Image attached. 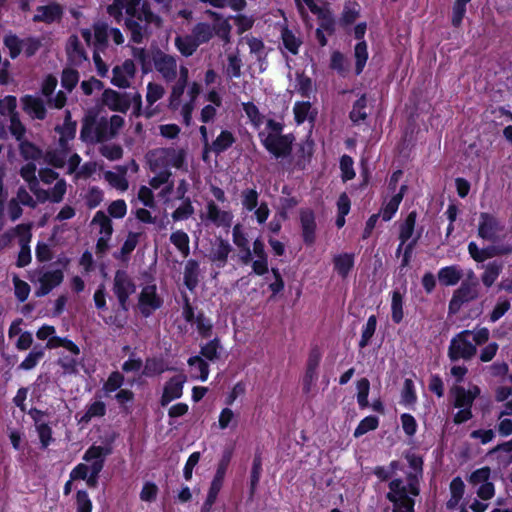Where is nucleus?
Segmentation results:
<instances>
[{"label": "nucleus", "instance_id": "f257e3e1", "mask_svg": "<svg viewBox=\"0 0 512 512\" xmlns=\"http://www.w3.org/2000/svg\"><path fill=\"white\" fill-rule=\"evenodd\" d=\"M186 156V150L180 147L156 148L146 155L149 168L155 173V176L150 179L149 185L154 190H159L158 197L165 205H169L172 200L173 182L169 169L187 170Z\"/></svg>", "mask_w": 512, "mask_h": 512}, {"label": "nucleus", "instance_id": "f03ea898", "mask_svg": "<svg viewBox=\"0 0 512 512\" xmlns=\"http://www.w3.org/2000/svg\"><path fill=\"white\" fill-rule=\"evenodd\" d=\"M405 458L409 465L406 480L392 479L386 495L392 503V512H414L415 497L420 492L419 480L423 473V460L415 453H407Z\"/></svg>", "mask_w": 512, "mask_h": 512}, {"label": "nucleus", "instance_id": "7ed1b4c3", "mask_svg": "<svg viewBox=\"0 0 512 512\" xmlns=\"http://www.w3.org/2000/svg\"><path fill=\"white\" fill-rule=\"evenodd\" d=\"M142 0H114L113 4L108 6L109 15L118 19L125 9L128 18L125 21L126 27L134 43H141L150 33L151 27H160L161 18L154 14L148 5L142 4Z\"/></svg>", "mask_w": 512, "mask_h": 512}, {"label": "nucleus", "instance_id": "20e7f679", "mask_svg": "<svg viewBox=\"0 0 512 512\" xmlns=\"http://www.w3.org/2000/svg\"><path fill=\"white\" fill-rule=\"evenodd\" d=\"M124 118L113 115L110 118L88 116L81 128V139L85 142H102L114 138L124 126Z\"/></svg>", "mask_w": 512, "mask_h": 512}, {"label": "nucleus", "instance_id": "39448f33", "mask_svg": "<svg viewBox=\"0 0 512 512\" xmlns=\"http://www.w3.org/2000/svg\"><path fill=\"white\" fill-rule=\"evenodd\" d=\"M489 335L490 332L486 327L461 331L450 341L448 348L449 359L451 361L471 359L477 352L476 346L487 342Z\"/></svg>", "mask_w": 512, "mask_h": 512}, {"label": "nucleus", "instance_id": "423d86ee", "mask_svg": "<svg viewBox=\"0 0 512 512\" xmlns=\"http://www.w3.org/2000/svg\"><path fill=\"white\" fill-rule=\"evenodd\" d=\"M283 124L269 119L263 130L259 131L262 145L276 158L287 157L292 149L294 137L290 134L283 135Z\"/></svg>", "mask_w": 512, "mask_h": 512}, {"label": "nucleus", "instance_id": "0eeeda50", "mask_svg": "<svg viewBox=\"0 0 512 512\" xmlns=\"http://www.w3.org/2000/svg\"><path fill=\"white\" fill-rule=\"evenodd\" d=\"M206 14L214 18V23L199 22L192 28L191 33L199 45L209 42L214 35L218 36L225 43L230 41L231 26L228 20L214 11L207 10Z\"/></svg>", "mask_w": 512, "mask_h": 512}, {"label": "nucleus", "instance_id": "6e6552de", "mask_svg": "<svg viewBox=\"0 0 512 512\" xmlns=\"http://www.w3.org/2000/svg\"><path fill=\"white\" fill-rule=\"evenodd\" d=\"M80 35L88 46L97 47V49H106L110 37L117 45L124 43V36L121 31L117 28H110L104 23L95 24L93 32L87 28L81 29Z\"/></svg>", "mask_w": 512, "mask_h": 512}, {"label": "nucleus", "instance_id": "1a4fd4ad", "mask_svg": "<svg viewBox=\"0 0 512 512\" xmlns=\"http://www.w3.org/2000/svg\"><path fill=\"white\" fill-rule=\"evenodd\" d=\"M163 305V298L158 293V288L154 280L141 285L138 295L137 307L144 317H149Z\"/></svg>", "mask_w": 512, "mask_h": 512}, {"label": "nucleus", "instance_id": "9d476101", "mask_svg": "<svg viewBox=\"0 0 512 512\" xmlns=\"http://www.w3.org/2000/svg\"><path fill=\"white\" fill-rule=\"evenodd\" d=\"M63 272L60 269L41 267L33 272L31 281L37 285L36 295L45 296L63 281Z\"/></svg>", "mask_w": 512, "mask_h": 512}, {"label": "nucleus", "instance_id": "9b49d317", "mask_svg": "<svg viewBox=\"0 0 512 512\" xmlns=\"http://www.w3.org/2000/svg\"><path fill=\"white\" fill-rule=\"evenodd\" d=\"M112 290L120 308L127 312L129 309V297L136 291V284L132 277L124 270L116 271Z\"/></svg>", "mask_w": 512, "mask_h": 512}, {"label": "nucleus", "instance_id": "f8f14e48", "mask_svg": "<svg viewBox=\"0 0 512 512\" xmlns=\"http://www.w3.org/2000/svg\"><path fill=\"white\" fill-rule=\"evenodd\" d=\"M91 225L99 235L96 248L99 253H104L109 247V241L113 233L110 217L103 211H97L91 221Z\"/></svg>", "mask_w": 512, "mask_h": 512}, {"label": "nucleus", "instance_id": "ddd939ff", "mask_svg": "<svg viewBox=\"0 0 512 512\" xmlns=\"http://www.w3.org/2000/svg\"><path fill=\"white\" fill-rule=\"evenodd\" d=\"M478 296L479 288L477 281H463L460 287L453 293L449 302V312L457 313L463 304L477 299Z\"/></svg>", "mask_w": 512, "mask_h": 512}, {"label": "nucleus", "instance_id": "4468645a", "mask_svg": "<svg viewBox=\"0 0 512 512\" xmlns=\"http://www.w3.org/2000/svg\"><path fill=\"white\" fill-rule=\"evenodd\" d=\"M36 336L40 340H47L46 347L48 349L62 347L67 352H71L74 355L79 354V347L70 339L57 336L56 330L53 326L43 325L36 332Z\"/></svg>", "mask_w": 512, "mask_h": 512}, {"label": "nucleus", "instance_id": "2eb2a0df", "mask_svg": "<svg viewBox=\"0 0 512 512\" xmlns=\"http://www.w3.org/2000/svg\"><path fill=\"white\" fill-rule=\"evenodd\" d=\"M201 218L216 227L229 228L233 223L234 215L230 210L221 209L214 201L210 200L207 201Z\"/></svg>", "mask_w": 512, "mask_h": 512}, {"label": "nucleus", "instance_id": "dca6fc26", "mask_svg": "<svg viewBox=\"0 0 512 512\" xmlns=\"http://www.w3.org/2000/svg\"><path fill=\"white\" fill-rule=\"evenodd\" d=\"M504 230V225L497 217L492 214L483 212L479 216L478 236L484 240L496 241Z\"/></svg>", "mask_w": 512, "mask_h": 512}, {"label": "nucleus", "instance_id": "f3484780", "mask_svg": "<svg viewBox=\"0 0 512 512\" xmlns=\"http://www.w3.org/2000/svg\"><path fill=\"white\" fill-rule=\"evenodd\" d=\"M491 470L488 467H482L474 471L469 477V483L476 489L477 495L488 500L494 496V485L490 481Z\"/></svg>", "mask_w": 512, "mask_h": 512}, {"label": "nucleus", "instance_id": "a211bd4d", "mask_svg": "<svg viewBox=\"0 0 512 512\" xmlns=\"http://www.w3.org/2000/svg\"><path fill=\"white\" fill-rule=\"evenodd\" d=\"M105 449L102 446H91L83 455V460L91 462V472L88 478L84 479L89 487H95L99 473L104 465Z\"/></svg>", "mask_w": 512, "mask_h": 512}, {"label": "nucleus", "instance_id": "6ab92c4d", "mask_svg": "<svg viewBox=\"0 0 512 512\" xmlns=\"http://www.w3.org/2000/svg\"><path fill=\"white\" fill-rule=\"evenodd\" d=\"M153 63L155 70L165 81L171 82L176 79L178 64L174 56L160 52L153 57Z\"/></svg>", "mask_w": 512, "mask_h": 512}, {"label": "nucleus", "instance_id": "aec40b11", "mask_svg": "<svg viewBox=\"0 0 512 512\" xmlns=\"http://www.w3.org/2000/svg\"><path fill=\"white\" fill-rule=\"evenodd\" d=\"M136 66L132 60H125L121 65H116L112 70L111 83L119 88L130 87L135 76Z\"/></svg>", "mask_w": 512, "mask_h": 512}, {"label": "nucleus", "instance_id": "412c9836", "mask_svg": "<svg viewBox=\"0 0 512 512\" xmlns=\"http://www.w3.org/2000/svg\"><path fill=\"white\" fill-rule=\"evenodd\" d=\"M185 382L186 376L183 374H178L167 381L161 396V405L166 406L173 400L179 399L183 394Z\"/></svg>", "mask_w": 512, "mask_h": 512}, {"label": "nucleus", "instance_id": "4be33fe9", "mask_svg": "<svg viewBox=\"0 0 512 512\" xmlns=\"http://www.w3.org/2000/svg\"><path fill=\"white\" fill-rule=\"evenodd\" d=\"M57 83L58 81L56 77L48 75L42 82L41 91L42 94L47 98L48 104L51 107L60 109L65 105L67 98L66 94L62 91H59L55 96H52Z\"/></svg>", "mask_w": 512, "mask_h": 512}, {"label": "nucleus", "instance_id": "5701e85b", "mask_svg": "<svg viewBox=\"0 0 512 512\" xmlns=\"http://www.w3.org/2000/svg\"><path fill=\"white\" fill-rule=\"evenodd\" d=\"M303 2L313 14L317 15L319 20V27L317 29H322V31L332 34L335 30V20L329 8L318 6L314 0H303Z\"/></svg>", "mask_w": 512, "mask_h": 512}, {"label": "nucleus", "instance_id": "b1692460", "mask_svg": "<svg viewBox=\"0 0 512 512\" xmlns=\"http://www.w3.org/2000/svg\"><path fill=\"white\" fill-rule=\"evenodd\" d=\"M102 102L112 111L126 113L131 105L126 94H121L112 89H106L102 95Z\"/></svg>", "mask_w": 512, "mask_h": 512}, {"label": "nucleus", "instance_id": "393cba45", "mask_svg": "<svg viewBox=\"0 0 512 512\" xmlns=\"http://www.w3.org/2000/svg\"><path fill=\"white\" fill-rule=\"evenodd\" d=\"M231 250L232 247L228 241L221 238L216 239L209 251V260L217 267L222 268L226 265Z\"/></svg>", "mask_w": 512, "mask_h": 512}, {"label": "nucleus", "instance_id": "a878e982", "mask_svg": "<svg viewBox=\"0 0 512 512\" xmlns=\"http://www.w3.org/2000/svg\"><path fill=\"white\" fill-rule=\"evenodd\" d=\"M79 356L80 353L78 355H74L71 352H68V354L62 353L58 358V365L63 369V372L68 375L78 374L79 367H81L86 374H90L92 370L82 363Z\"/></svg>", "mask_w": 512, "mask_h": 512}, {"label": "nucleus", "instance_id": "bb28decb", "mask_svg": "<svg viewBox=\"0 0 512 512\" xmlns=\"http://www.w3.org/2000/svg\"><path fill=\"white\" fill-rule=\"evenodd\" d=\"M201 92V86L197 82L187 83V100L184 101L182 107V118L186 125H190L192 113L196 106V100Z\"/></svg>", "mask_w": 512, "mask_h": 512}, {"label": "nucleus", "instance_id": "cd10ccee", "mask_svg": "<svg viewBox=\"0 0 512 512\" xmlns=\"http://www.w3.org/2000/svg\"><path fill=\"white\" fill-rule=\"evenodd\" d=\"M25 112L32 118L43 120L46 116V109L43 101L36 96L26 95L22 98Z\"/></svg>", "mask_w": 512, "mask_h": 512}, {"label": "nucleus", "instance_id": "c85d7f7f", "mask_svg": "<svg viewBox=\"0 0 512 512\" xmlns=\"http://www.w3.org/2000/svg\"><path fill=\"white\" fill-rule=\"evenodd\" d=\"M127 168L123 166L117 167L116 171H106L103 176L109 185L120 192H125L128 187V180L126 178Z\"/></svg>", "mask_w": 512, "mask_h": 512}, {"label": "nucleus", "instance_id": "c756f323", "mask_svg": "<svg viewBox=\"0 0 512 512\" xmlns=\"http://www.w3.org/2000/svg\"><path fill=\"white\" fill-rule=\"evenodd\" d=\"M66 51L74 64H81L87 60V55L78 35H71L67 41Z\"/></svg>", "mask_w": 512, "mask_h": 512}, {"label": "nucleus", "instance_id": "7c9ffc66", "mask_svg": "<svg viewBox=\"0 0 512 512\" xmlns=\"http://www.w3.org/2000/svg\"><path fill=\"white\" fill-rule=\"evenodd\" d=\"M480 394L477 386H470L467 390L464 388L455 389V406L457 408L471 409L473 401Z\"/></svg>", "mask_w": 512, "mask_h": 512}, {"label": "nucleus", "instance_id": "2f4dec72", "mask_svg": "<svg viewBox=\"0 0 512 512\" xmlns=\"http://www.w3.org/2000/svg\"><path fill=\"white\" fill-rule=\"evenodd\" d=\"M61 14L62 10L58 4H48L37 8L33 20L35 22L52 23L59 19Z\"/></svg>", "mask_w": 512, "mask_h": 512}, {"label": "nucleus", "instance_id": "473e14b6", "mask_svg": "<svg viewBox=\"0 0 512 512\" xmlns=\"http://www.w3.org/2000/svg\"><path fill=\"white\" fill-rule=\"evenodd\" d=\"M42 413L40 411H36V415L33 416L35 421V429L37 431L41 448L46 449L53 441L52 437V429L41 419Z\"/></svg>", "mask_w": 512, "mask_h": 512}, {"label": "nucleus", "instance_id": "72a5a7b5", "mask_svg": "<svg viewBox=\"0 0 512 512\" xmlns=\"http://www.w3.org/2000/svg\"><path fill=\"white\" fill-rule=\"evenodd\" d=\"M69 145H60L54 149H50L45 154V161L54 167L62 168L66 165V160L69 154Z\"/></svg>", "mask_w": 512, "mask_h": 512}, {"label": "nucleus", "instance_id": "f704fd0d", "mask_svg": "<svg viewBox=\"0 0 512 512\" xmlns=\"http://www.w3.org/2000/svg\"><path fill=\"white\" fill-rule=\"evenodd\" d=\"M462 276V269L457 265L446 266L438 271V280L444 286L456 285Z\"/></svg>", "mask_w": 512, "mask_h": 512}, {"label": "nucleus", "instance_id": "c9c22d12", "mask_svg": "<svg viewBox=\"0 0 512 512\" xmlns=\"http://www.w3.org/2000/svg\"><path fill=\"white\" fill-rule=\"evenodd\" d=\"M334 270L342 277L346 278L354 266V255L351 253H341L333 258Z\"/></svg>", "mask_w": 512, "mask_h": 512}, {"label": "nucleus", "instance_id": "e433bc0d", "mask_svg": "<svg viewBox=\"0 0 512 512\" xmlns=\"http://www.w3.org/2000/svg\"><path fill=\"white\" fill-rule=\"evenodd\" d=\"M188 365L190 367V373L192 378L199 379L203 382L208 379L209 367L207 362L202 357H190L188 360Z\"/></svg>", "mask_w": 512, "mask_h": 512}, {"label": "nucleus", "instance_id": "4c0bfd02", "mask_svg": "<svg viewBox=\"0 0 512 512\" xmlns=\"http://www.w3.org/2000/svg\"><path fill=\"white\" fill-rule=\"evenodd\" d=\"M301 219V225H302V231H303V238L306 243H313L315 238V218L314 214L310 210H305L301 212L300 215Z\"/></svg>", "mask_w": 512, "mask_h": 512}, {"label": "nucleus", "instance_id": "58836bf2", "mask_svg": "<svg viewBox=\"0 0 512 512\" xmlns=\"http://www.w3.org/2000/svg\"><path fill=\"white\" fill-rule=\"evenodd\" d=\"M199 273V263L194 259H189L184 268V284L190 291L198 285Z\"/></svg>", "mask_w": 512, "mask_h": 512}, {"label": "nucleus", "instance_id": "ea45409f", "mask_svg": "<svg viewBox=\"0 0 512 512\" xmlns=\"http://www.w3.org/2000/svg\"><path fill=\"white\" fill-rule=\"evenodd\" d=\"M406 188L407 187L405 185H402L400 191L393 195L391 199L384 204L381 210V216L384 221L391 220L392 217L395 215L403 199V195Z\"/></svg>", "mask_w": 512, "mask_h": 512}, {"label": "nucleus", "instance_id": "a19ab883", "mask_svg": "<svg viewBox=\"0 0 512 512\" xmlns=\"http://www.w3.org/2000/svg\"><path fill=\"white\" fill-rule=\"evenodd\" d=\"M106 413V405L103 401L96 400L88 404L85 408L84 413L80 416L79 422L87 424L93 418L103 417Z\"/></svg>", "mask_w": 512, "mask_h": 512}, {"label": "nucleus", "instance_id": "79ce46f5", "mask_svg": "<svg viewBox=\"0 0 512 512\" xmlns=\"http://www.w3.org/2000/svg\"><path fill=\"white\" fill-rule=\"evenodd\" d=\"M175 46L183 56L189 57L200 45L191 33L189 35L177 36L175 38Z\"/></svg>", "mask_w": 512, "mask_h": 512}, {"label": "nucleus", "instance_id": "37998d69", "mask_svg": "<svg viewBox=\"0 0 512 512\" xmlns=\"http://www.w3.org/2000/svg\"><path fill=\"white\" fill-rule=\"evenodd\" d=\"M235 142V137L232 132L222 130L217 138L209 146V150L220 154L230 148Z\"/></svg>", "mask_w": 512, "mask_h": 512}, {"label": "nucleus", "instance_id": "c03bdc74", "mask_svg": "<svg viewBox=\"0 0 512 512\" xmlns=\"http://www.w3.org/2000/svg\"><path fill=\"white\" fill-rule=\"evenodd\" d=\"M503 270V263L499 261L489 262L484 267V272L481 275V281L486 287H491Z\"/></svg>", "mask_w": 512, "mask_h": 512}, {"label": "nucleus", "instance_id": "a18cd8bd", "mask_svg": "<svg viewBox=\"0 0 512 512\" xmlns=\"http://www.w3.org/2000/svg\"><path fill=\"white\" fill-rule=\"evenodd\" d=\"M465 491V484L460 477L454 478L450 483V499L447 501V508H456L463 498Z\"/></svg>", "mask_w": 512, "mask_h": 512}, {"label": "nucleus", "instance_id": "49530a36", "mask_svg": "<svg viewBox=\"0 0 512 512\" xmlns=\"http://www.w3.org/2000/svg\"><path fill=\"white\" fill-rule=\"evenodd\" d=\"M242 66L243 63L239 52H231L227 55V64L225 65L224 72L230 79L239 78L241 76Z\"/></svg>", "mask_w": 512, "mask_h": 512}, {"label": "nucleus", "instance_id": "de8ad7c7", "mask_svg": "<svg viewBox=\"0 0 512 512\" xmlns=\"http://www.w3.org/2000/svg\"><path fill=\"white\" fill-rule=\"evenodd\" d=\"M404 293L399 290L392 291L391 294V316L394 323L398 324L403 320L404 311Z\"/></svg>", "mask_w": 512, "mask_h": 512}, {"label": "nucleus", "instance_id": "09e8293b", "mask_svg": "<svg viewBox=\"0 0 512 512\" xmlns=\"http://www.w3.org/2000/svg\"><path fill=\"white\" fill-rule=\"evenodd\" d=\"M56 132L59 135V144L65 145L75 137L76 123L71 121L70 115L67 114L64 123L56 127Z\"/></svg>", "mask_w": 512, "mask_h": 512}, {"label": "nucleus", "instance_id": "8fccbe9b", "mask_svg": "<svg viewBox=\"0 0 512 512\" xmlns=\"http://www.w3.org/2000/svg\"><path fill=\"white\" fill-rule=\"evenodd\" d=\"M170 242L177 248L183 257L190 253V239L186 232L177 230L170 235Z\"/></svg>", "mask_w": 512, "mask_h": 512}, {"label": "nucleus", "instance_id": "3c124183", "mask_svg": "<svg viewBox=\"0 0 512 512\" xmlns=\"http://www.w3.org/2000/svg\"><path fill=\"white\" fill-rule=\"evenodd\" d=\"M187 84H181V82H176L169 96V108L171 110H179L182 115V107L185 100H182V96L184 94V90Z\"/></svg>", "mask_w": 512, "mask_h": 512}, {"label": "nucleus", "instance_id": "603ef678", "mask_svg": "<svg viewBox=\"0 0 512 512\" xmlns=\"http://www.w3.org/2000/svg\"><path fill=\"white\" fill-rule=\"evenodd\" d=\"M242 108L251 125L259 129L263 124L264 116L260 113L258 107L253 102H246L242 103Z\"/></svg>", "mask_w": 512, "mask_h": 512}, {"label": "nucleus", "instance_id": "864d4df0", "mask_svg": "<svg viewBox=\"0 0 512 512\" xmlns=\"http://www.w3.org/2000/svg\"><path fill=\"white\" fill-rule=\"evenodd\" d=\"M295 121L301 124L306 120H313L314 113L311 110V104L308 101L296 102L293 107Z\"/></svg>", "mask_w": 512, "mask_h": 512}, {"label": "nucleus", "instance_id": "5fc2aeb1", "mask_svg": "<svg viewBox=\"0 0 512 512\" xmlns=\"http://www.w3.org/2000/svg\"><path fill=\"white\" fill-rule=\"evenodd\" d=\"M354 57L356 60L355 70L356 74H360L367 62L368 59V49L366 41H359L354 48Z\"/></svg>", "mask_w": 512, "mask_h": 512}, {"label": "nucleus", "instance_id": "6e6d98bb", "mask_svg": "<svg viewBox=\"0 0 512 512\" xmlns=\"http://www.w3.org/2000/svg\"><path fill=\"white\" fill-rule=\"evenodd\" d=\"M44 356V348L41 346H34V348L29 352V354L25 357V359L20 363L19 369L22 370H31Z\"/></svg>", "mask_w": 512, "mask_h": 512}, {"label": "nucleus", "instance_id": "4d7b16f0", "mask_svg": "<svg viewBox=\"0 0 512 512\" xmlns=\"http://www.w3.org/2000/svg\"><path fill=\"white\" fill-rule=\"evenodd\" d=\"M415 224H416V212L412 211L408 214L404 223L401 225L400 235H399V238L401 240L400 246H402L404 243H406L412 237V235L414 233ZM400 248L401 247H399V249Z\"/></svg>", "mask_w": 512, "mask_h": 512}, {"label": "nucleus", "instance_id": "13d9d810", "mask_svg": "<svg viewBox=\"0 0 512 512\" xmlns=\"http://www.w3.org/2000/svg\"><path fill=\"white\" fill-rule=\"evenodd\" d=\"M237 425L238 416L235 414V412L228 407L222 409L218 417L219 428L224 430L227 428H236Z\"/></svg>", "mask_w": 512, "mask_h": 512}, {"label": "nucleus", "instance_id": "bf43d9fd", "mask_svg": "<svg viewBox=\"0 0 512 512\" xmlns=\"http://www.w3.org/2000/svg\"><path fill=\"white\" fill-rule=\"evenodd\" d=\"M194 214V207L190 198L181 200V204L173 211L172 219L174 221H183Z\"/></svg>", "mask_w": 512, "mask_h": 512}, {"label": "nucleus", "instance_id": "052dcab7", "mask_svg": "<svg viewBox=\"0 0 512 512\" xmlns=\"http://www.w3.org/2000/svg\"><path fill=\"white\" fill-rule=\"evenodd\" d=\"M400 469V463L398 461H392L387 466H377L374 468V475L381 481H386L396 475L397 470Z\"/></svg>", "mask_w": 512, "mask_h": 512}, {"label": "nucleus", "instance_id": "680f3d73", "mask_svg": "<svg viewBox=\"0 0 512 512\" xmlns=\"http://www.w3.org/2000/svg\"><path fill=\"white\" fill-rule=\"evenodd\" d=\"M31 225L20 224L8 233L9 237H18L20 246L29 245L31 241Z\"/></svg>", "mask_w": 512, "mask_h": 512}, {"label": "nucleus", "instance_id": "e2e57ef3", "mask_svg": "<svg viewBox=\"0 0 512 512\" xmlns=\"http://www.w3.org/2000/svg\"><path fill=\"white\" fill-rule=\"evenodd\" d=\"M379 425V420L376 416H367L360 421L354 431L356 438L366 434L369 431L375 430Z\"/></svg>", "mask_w": 512, "mask_h": 512}, {"label": "nucleus", "instance_id": "0e129e2a", "mask_svg": "<svg viewBox=\"0 0 512 512\" xmlns=\"http://www.w3.org/2000/svg\"><path fill=\"white\" fill-rule=\"evenodd\" d=\"M221 345L218 339H213L201 347V355L210 361H215L220 356Z\"/></svg>", "mask_w": 512, "mask_h": 512}, {"label": "nucleus", "instance_id": "69168bd1", "mask_svg": "<svg viewBox=\"0 0 512 512\" xmlns=\"http://www.w3.org/2000/svg\"><path fill=\"white\" fill-rule=\"evenodd\" d=\"M165 94V88L162 84L149 82L147 84L146 101L149 105H153L160 100Z\"/></svg>", "mask_w": 512, "mask_h": 512}, {"label": "nucleus", "instance_id": "338daca9", "mask_svg": "<svg viewBox=\"0 0 512 512\" xmlns=\"http://www.w3.org/2000/svg\"><path fill=\"white\" fill-rule=\"evenodd\" d=\"M85 203L89 208H96L104 199L103 191L98 187H89L85 194Z\"/></svg>", "mask_w": 512, "mask_h": 512}, {"label": "nucleus", "instance_id": "774afa93", "mask_svg": "<svg viewBox=\"0 0 512 512\" xmlns=\"http://www.w3.org/2000/svg\"><path fill=\"white\" fill-rule=\"evenodd\" d=\"M76 512H92L93 504L85 490H78L75 495Z\"/></svg>", "mask_w": 512, "mask_h": 512}]
</instances>
